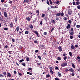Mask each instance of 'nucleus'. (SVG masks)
Here are the masks:
<instances>
[{
	"label": "nucleus",
	"mask_w": 80,
	"mask_h": 80,
	"mask_svg": "<svg viewBox=\"0 0 80 80\" xmlns=\"http://www.w3.org/2000/svg\"><path fill=\"white\" fill-rule=\"evenodd\" d=\"M26 19H27V20H28V21H30V18H29V17L27 18H26Z\"/></svg>",
	"instance_id": "30"
},
{
	"label": "nucleus",
	"mask_w": 80,
	"mask_h": 80,
	"mask_svg": "<svg viewBox=\"0 0 80 80\" xmlns=\"http://www.w3.org/2000/svg\"><path fill=\"white\" fill-rule=\"evenodd\" d=\"M26 60H27V62H28V61H29V58H26Z\"/></svg>",
	"instance_id": "44"
},
{
	"label": "nucleus",
	"mask_w": 80,
	"mask_h": 80,
	"mask_svg": "<svg viewBox=\"0 0 80 80\" xmlns=\"http://www.w3.org/2000/svg\"><path fill=\"white\" fill-rule=\"evenodd\" d=\"M4 30H8V28H4Z\"/></svg>",
	"instance_id": "63"
},
{
	"label": "nucleus",
	"mask_w": 80,
	"mask_h": 80,
	"mask_svg": "<svg viewBox=\"0 0 80 80\" xmlns=\"http://www.w3.org/2000/svg\"><path fill=\"white\" fill-rule=\"evenodd\" d=\"M64 15V14L63 12H62L61 14V17H63V15Z\"/></svg>",
	"instance_id": "41"
},
{
	"label": "nucleus",
	"mask_w": 80,
	"mask_h": 80,
	"mask_svg": "<svg viewBox=\"0 0 80 80\" xmlns=\"http://www.w3.org/2000/svg\"><path fill=\"white\" fill-rule=\"evenodd\" d=\"M4 15L6 18H7V12H4Z\"/></svg>",
	"instance_id": "4"
},
{
	"label": "nucleus",
	"mask_w": 80,
	"mask_h": 80,
	"mask_svg": "<svg viewBox=\"0 0 80 80\" xmlns=\"http://www.w3.org/2000/svg\"><path fill=\"white\" fill-rule=\"evenodd\" d=\"M23 61H24L23 59H22L21 60H20L19 62L20 63H22V62H23Z\"/></svg>",
	"instance_id": "26"
},
{
	"label": "nucleus",
	"mask_w": 80,
	"mask_h": 80,
	"mask_svg": "<svg viewBox=\"0 0 80 80\" xmlns=\"http://www.w3.org/2000/svg\"><path fill=\"white\" fill-rule=\"evenodd\" d=\"M28 0H24L23 2V3H25L26 2H27Z\"/></svg>",
	"instance_id": "52"
},
{
	"label": "nucleus",
	"mask_w": 80,
	"mask_h": 80,
	"mask_svg": "<svg viewBox=\"0 0 80 80\" xmlns=\"http://www.w3.org/2000/svg\"><path fill=\"white\" fill-rule=\"evenodd\" d=\"M72 4H73V5H75V2H72Z\"/></svg>",
	"instance_id": "50"
},
{
	"label": "nucleus",
	"mask_w": 80,
	"mask_h": 80,
	"mask_svg": "<svg viewBox=\"0 0 80 80\" xmlns=\"http://www.w3.org/2000/svg\"><path fill=\"white\" fill-rule=\"evenodd\" d=\"M45 14H43L42 15V17H45Z\"/></svg>",
	"instance_id": "49"
},
{
	"label": "nucleus",
	"mask_w": 80,
	"mask_h": 80,
	"mask_svg": "<svg viewBox=\"0 0 80 80\" xmlns=\"http://www.w3.org/2000/svg\"><path fill=\"white\" fill-rule=\"evenodd\" d=\"M50 72L52 74H53V71H52V70H50Z\"/></svg>",
	"instance_id": "32"
},
{
	"label": "nucleus",
	"mask_w": 80,
	"mask_h": 80,
	"mask_svg": "<svg viewBox=\"0 0 80 80\" xmlns=\"http://www.w3.org/2000/svg\"><path fill=\"white\" fill-rule=\"evenodd\" d=\"M72 67L74 68H75V64H74V63H72Z\"/></svg>",
	"instance_id": "17"
},
{
	"label": "nucleus",
	"mask_w": 80,
	"mask_h": 80,
	"mask_svg": "<svg viewBox=\"0 0 80 80\" xmlns=\"http://www.w3.org/2000/svg\"><path fill=\"white\" fill-rule=\"evenodd\" d=\"M68 14H69V15H71V12H70V10H68Z\"/></svg>",
	"instance_id": "23"
},
{
	"label": "nucleus",
	"mask_w": 80,
	"mask_h": 80,
	"mask_svg": "<svg viewBox=\"0 0 80 80\" xmlns=\"http://www.w3.org/2000/svg\"><path fill=\"white\" fill-rule=\"evenodd\" d=\"M58 77H62V74H61V73L60 72H58Z\"/></svg>",
	"instance_id": "12"
},
{
	"label": "nucleus",
	"mask_w": 80,
	"mask_h": 80,
	"mask_svg": "<svg viewBox=\"0 0 80 80\" xmlns=\"http://www.w3.org/2000/svg\"><path fill=\"white\" fill-rule=\"evenodd\" d=\"M69 71L71 72L72 73H74L75 72V71H74V70L72 68H70L69 69Z\"/></svg>",
	"instance_id": "2"
},
{
	"label": "nucleus",
	"mask_w": 80,
	"mask_h": 80,
	"mask_svg": "<svg viewBox=\"0 0 80 80\" xmlns=\"http://www.w3.org/2000/svg\"><path fill=\"white\" fill-rule=\"evenodd\" d=\"M13 8L14 10H15V9H16V8H16V6H13Z\"/></svg>",
	"instance_id": "43"
},
{
	"label": "nucleus",
	"mask_w": 80,
	"mask_h": 80,
	"mask_svg": "<svg viewBox=\"0 0 80 80\" xmlns=\"http://www.w3.org/2000/svg\"><path fill=\"white\" fill-rule=\"evenodd\" d=\"M58 49L59 52H62V48L61 46H59L58 47Z\"/></svg>",
	"instance_id": "3"
},
{
	"label": "nucleus",
	"mask_w": 80,
	"mask_h": 80,
	"mask_svg": "<svg viewBox=\"0 0 80 80\" xmlns=\"http://www.w3.org/2000/svg\"><path fill=\"white\" fill-rule=\"evenodd\" d=\"M3 75H7V72H3Z\"/></svg>",
	"instance_id": "29"
},
{
	"label": "nucleus",
	"mask_w": 80,
	"mask_h": 80,
	"mask_svg": "<svg viewBox=\"0 0 80 80\" xmlns=\"http://www.w3.org/2000/svg\"><path fill=\"white\" fill-rule=\"evenodd\" d=\"M69 54L70 56V57H72V52H69Z\"/></svg>",
	"instance_id": "15"
},
{
	"label": "nucleus",
	"mask_w": 80,
	"mask_h": 80,
	"mask_svg": "<svg viewBox=\"0 0 80 80\" xmlns=\"http://www.w3.org/2000/svg\"><path fill=\"white\" fill-rule=\"evenodd\" d=\"M63 19L64 20H67V18L66 17H64L63 18Z\"/></svg>",
	"instance_id": "39"
},
{
	"label": "nucleus",
	"mask_w": 80,
	"mask_h": 80,
	"mask_svg": "<svg viewBox=\"0 0 80 80\" xmlns=\"http://www.w3.org/2000/svg\"><path fill=\"white\" fill-rule=\"evenodd\" d=\"M70 39H72V38H73V36H72L71 35H70Z\"/></svg>",
	"instance_id": "34"
},
{
	"label": "nucleus",
	"mask_w": 80,
	"mask_h": 80,
	"mask_svg": "<svg viewBox=\"0 0 80 80\" xmlns=\"http://www.w3.org/2000/svg\"><path fill=\"white\" fill-rule=\"evenodd\" d=\"M43 55H44L45 56L47 55V54L46 53L44 52L43 53Z\"/></svg>",
	"instance_id": "36"
},
{
	"label": "nucleus",
	"mask_w": 80,
	"mask_h": 80,
	"mask_svg": "<svg viewBox=\"0 0 80 80\" xmlns=\"http://www.w3.org/2000/svg\"><path fill=\"white\" fill-rule=\"evenodd\" d=\"M4 6L5 7H7V6H8V4H7V3H6V4H4Z\"/></svg>",
	"instance_id": "20"
},
{
	"label": "nucleus",
	"mask_w": 80,
	"mask_h": 80,
	"mask_svg": "<svg viewBox=\"0 0 80 80\" xmlns=\"http://www.w3.org/2000/svg\"><path fill=\"white\" fill-rule=\"evenodd\" d=\"M38 65H41V63H37Z\"/></svg>",
	"instance_id": "61"
},
{
	"label": "nucleus",
	"mask_w": 80,
	"mask_h": 80,
	"mask_svg": "<svg viewBox=\"0 0 80 80\" xmlns=\"http://www.w3.org/2000/svg\"><path fill=\"white\" fill-rule=\"evenodd\" d=\"M56 16H60L61 15V13L59 12L56 15Z\"/></svg>",
	"instance_id": "10"
},
{
	"label": "nucleus",
	"mask_w": 80,
	"mask_h": 80,
	"mask_svg": "<svg viewBox=\"0 0 80 80\" xmlns=\"http://www.w3.org/2000/svg\"><path fill=\"white\" fill-rule=\"evenodd\" d=\"M71 32H73V28H71Z\"/></svg>",
	"instance_id": "64"
},
{
	"label": "nucleus",
	"mask_w": 80,
	"mask_h": 80,
	"mask_svg": "<svg viewBox=\"0 0 80 80\" xmlns=\"http://www.w3.org/2000/svg\"><path fill=\"white\" fill-rule=\"evenodd\" d=\"M33 32H34V33H35L36 34H37L38 33V32H37V31H33Z\"/></svg>",
	"instance_id": "25"
},
{
	"label": "nucleus",
	"mask_w": 80,
	"mask_h": 80,
	"mask_svg": "<svg viewBox=\"0 0 80 80\" xmlns=\"http://www.w3.org/2000/svg\"><path fill=\"white\" fill-rule=\"evenodd\" d=\"M8 75L9 77H11V76H12V75L10 73H8Z\"/></svg>",
	"instance_id": "21"
},
{
	"label": "nucleus",
	"mask_w": 80,
	"mask_h": 80,
	"mask_svg": "<svg viewBox=\"0 0 80 80\" xmlns=\"http://www.w3.org/2000/svg\"><path fill=\"white\" fill-rule=\"evenodd\" d=\"M68 22L70 23H72V21L69 20L68 21Z\"/></svg>",
	"instance_id": "58"
},
{
	"label": "nucleus",
	"mask_w": 80,
	"mask_h": 80,
	"mask_svg": "<svg viewBox=\"0 0 80 80\" xmlns=\"http://www.w3.org/2000/svg\"><path fill=\"white\" fill-rule=\"evenodd\" d=\"M45 46V45H42L41 44L40 45V47H44Z\"/></svg>",
	"instance_id": "35"
},
{
	"label": "nucleus",
	"mask_w": 80,
	"mask_h": 80,
	"mask_svg": "<svg viewBox=\"0 0 80 80\" xmlns=\"http://www.w3.org/2000/svg\"><path fill=\"white\" fill-rule=\"evenodd\" d=\"M9 3H10V4H12V3H13V2L12 1H11L9 2Z\"/></svg>",
	"instance_id": "53"
},
{
	"label": "nucleus",
	"mask_w": 80,
	"mask_h": 80,
	"mask_svg": "<svg viewBox=\"0 0 80 80\" xmlns=\"http://www.w3.org/2000/svg\"><path fill=\"white\" fill-rule=\"evenodd\" d=\"M79 4H80V2H77L76 3L75 5H78Z\"/></svg>",
	"instance_id": "9"
},
{
	"label": "nucleus",
	"mask_w": 80,
	"mask_h": 80,
	"mask_svg": "<svg viewBox=\"0 0 80 80\" xmlns=\"http://www.w3.org/2000/svg\"><path fill=\"white\" fill-rule=\"evenodd\" d=\"M67 63L65 62H63L62 63L61 65V67H65V66H67Z\"/></svg>",
	"instance_id": "1"
},
{
	"label": "nucleus",
	"mask_w": 80,
	"mask_h": 80,
	"mask_svg": "<svg viewBox=\"0 0 80 80\" xmlns=\"http://www.w3.org/2000/svg\"><path fill=\"white\" fill-rule=\"evenodd\" d=\"M71 26H70V24H68V26L66 27V28L67 29H68L70 28Z\"/></svg>",
	"instance_id": "5"
},
{
	"label": "nucleus",
	"mask_w": 80,
	"mask_h": 80,
	"mask_svg": "<svg viewBox=\"0 0 80 80\" xmlns=\"http://www.w3.org/2000/svg\"><path fill=\"white\" fill-rule=\"evenodd\" d=\"M0 77H1V78H3V77H4V75L0 74Z\"/></svg>",
	"instance_id": "22"
},
{
	"label": "nucleus",
	"mask_w": 80,
	"mask_h": 80,
	"mask_svg": "<svg viewBox=\"0 0 80 80\" xmlns=\"http://www.w3.org/2000/svg\"><path fill=\"white\" fill-rule=\"evenodd\" d=\"M22 65L23 66H25V65H26L25 63H22Z\"/></svg>",
	"instance_id": "42"
},
{
	"label": "nucleus",
	"mask_w": 80,
	"mask_h": 80,
	"mask_svg": "<svg viewBox=\"0 0 80 80\" xmlns=\"http://www.w3.org/2000/svg\"><path fill=\"white\" fill-rule=\"evenodd\" d=\"M10 27H11V28H12L13 27V23H11L10 24Z\"/></svg>",
	"instance_id": "16"
},
{
	"label": "nucleus",
	"mask_w": 80,
	"mask_h": 80,
	"mask_svg": "<svg viewBox=\"0 0 80 80\" xmlns=\"http://www.w3.org/2000/svg\"><path fill=\"white\" fill-rule=\"evenodd\" d=\"M18 75H19L20 76H22V73H18Z\"/></svg>",
	"instance_id": "57"
},
{
	"label": "nucleus",
	"mask_w": 80,
	"mask_h": 80,
	"mask_svg": "<svg viewBox=\"0 0 80 80\" xmlns=\"http://www.w3.org/2000/svg\"><path fill=\"white\" fill-rule=\"evenodd\" d=\"M70 33V35H73V34H74V33L73 32H69Z\"/></svg>",
	"instance_id": "14"
},
{
	"label": "nucleus",
	"mask_w": 80,
	"mask_h": 80,
	"mask_svg": "<svg viewBox=\"0 0 80 80\" xmlns=\"http://www.w3.org/2000/svg\"><path fill=\"white\" fill-rule=\"evenodd\" d=\"M50 70H52L53 69V68L52 67H50L49 68Z\"/></svg>",
	"instance_id": "45"
},
{
	"label": "nucleus",
	"mask_w": 80,
	"mask_h": 80,
	"mask_svg": "<svg viewBox=\"0 0 80 80\" xmlns=\"http://www.w3.org/2000/svg\"><path fill=\"white\" fill-rule=\"evenodd\" d=\"M51 23H55V21L53 19L51 20Z\"/></svg>",
	"instance_id": "11"
},
{
	"label": "nucleus",
	"mask_w": 80,
	"mask_h": 80,
	"mask_svg": "<svg viewBox=\"0 0 80 80\" xmlns=\"http://www.w3.org/2000/svg\"><path fill=\"white\" fill-rule=\"evenodd\" d=\"M77 58L78 59V62H80V57H79V56H78Z\"/></svg>",
	"instance_id": "19"
},
{
	"label": "nucleus",
	"mask_w": 80,
	"mask_h": 80,
	"mask_svg": "<svg viewBox=\"0 0 80 80\" xmlns=\"http://www.w3.org/2000/svg\"><path fill=\"white\" fill-rule=\"evenodd\" d=\"M9 53H10V54H12V51H8Z\"/></svg>",
	"instance_id": "40"
},
{
	"label": "nucleus",
	"mask_w": 80,
	"mask_h": 80,
	"mask_svg": "<svg viewBox=\"0 0 80 80\" xmlns=\"http://www.w3.org/2000/svg\"><path fill=\"white\" fill-rule=\"evenodd\" d=\"M77 28H80V25H77L76 26Z\"/></svg>",
	"instance_id": "46"
},
{
	"label": "nucleus",
	"mask_w": 80,
	"mask_h": 80,
	"mask_svg": "<svg viewBox=\"0 0 80 80\" xmlns=\"http://www.w3.org/2000/svg\"><path fill=\"white\" fill-rule=\"evenodd\" d=\"M0 20L1 22H3V18L2 17H1Z\"/></svg>",
	"instance_id": "13"
},
{
	"label": "nucleus",
	"mask_w": 80,
	"mask_h": 80,
	"mask_svg": "<svg viewBox=\"0 0 80 80\" xmlns=\"http://www.w3.org/2000/svg\"><path fill=\"white\" fill-rule=\"evenodd\" d=\"M46 77L48 78H49V77H50V75L48 74L47 75H46Z\"/></svg>",
	"instance_id": "47"
},
{
	"label": "nucleus",
	"mask_w": 80,
	"mask_h": 80,
	"mask_svg": "<svg viewBox=\"0 0 80 80\" xmlns=\"http://www.w3.org/2000/svg\"><path fill=\"white\" fill-rule=\"evenodd\" d=\"M34 43H38V41H37L36 40L34 41Z\"/></svg>",
	"instance_id": "56"
},
{
	"label": "nucleus",
	"mask_w": 80,
	"mask_h": 80,
	"mask_svg": "<svg viewBox=\"0 0 80 80\" xmlns=\"http://www.w3.org/2000/svg\"><path fill=\"white\" fill-rule=\"evenodd\" d=\"M67 58V56H64L63 57V59L64 60H66Z\"/></svg>",
	"instance_id": "27"
},
{
	"label": "nucleus",
	"mask_w": 80,
	"mask_h": 80,
	"mask_svg": "<svg viewBox=\"0 0 80 80\" xmlns=\"http://www.w3.org/2000/svg\"><path fill=\"white\" fill-rule=\"evenodd\" d=\"M14 74H17V72L15 71H14Z\"/></svg>",
	"instance_id": "62"
},
{
	"label": "nucleus",
	"mask_w": 80,
	"mask_h": 80,
	"mask_svg": "<svg viewBox=\"0 0 80 80\" xmlns=\"http://www.w3.org/2000/svg\"><path fill=\"white\" fill-rule=\"evenodd\" d=\"M65 72H67L68 71L69 72V70L67 69H66V70H65Z\"/></svg>",
	"instance_id": "55"
},
{
	"label": "nucleus",
	"mask_w": 80,
	"mask_h": 80,
	"mask_svg": "<svg viewBox=\"0 0 80 80\" xmlns=\"http://www.w3.org/2000/svg\"><path fill=\"white\" fill-rule=\"evenodd\" d=\"M20 29V27L18 26L16 28V30L17 31H19Z\"/></svg>",
	"instance_id": "8"
},
{
	"label": "nucleus",
	"mask_w": 80,
	"mask_h": 80,
	"mask_svg": "<svg viewBox=\"0 0 80 80\" xmlns=\"http://www.w3.org/2000/svg\"><path fill=\"white\" fill-rule=\"evenodd\" d=\"M12 41L13 42H15V40H14V39L12 38Z\"/></svg>",
	"instance_id": "59"
},
{
	"label": "nucleus",
	"mask_w": 80,
	"mask_h": 80,
	"mask_svg": "<svg viewBox=\"0 0 80 80\" xmlns=\"http://www.w3.org/2000/svg\"><path fill=\"white\" fill-rule=\"evenodd\" d=\"M38 52V50H36L35 51V53H37Z\"/></svg>",
	"instance_id": "51"
},
{
	"label": "nucleus",
	"mask_w": 80,
	"mask_h": 80,
	"mask_svg": "<svg viewBox=\"0 0 80 80\" xmlns=\"http://www.w3.org/2000/svg\"><path fill=\"white\" fill-rule=\"evenodd\" d=\"M71 49H72V50H74L75 49V46L73 45H72L71 46Z\"/></svg>",
	"instance_id": "6"
},
{
	"label": "nucleus",
	"mask_w": 80,
	"mask_h": 80,
	"mask_svg": "<svg viewBox=\"0 0 80 80\" xmlns=\"http://www.w3.org/2000/svg\"><path fill=\"white\" fill-rule=\"evenodd\" d=\"M43 34L44 35H47V32H44L43 33Z\"/></svg>",
	"instance_id": "33"
},
{
	"label": "nucleus",
	"mask_w": 80,
	"mask_h": 80,
	"mask_svg": "<svg viewBox=\"0 0 80 80\" xmlns=\"http://www.w3.org/2000/svg\"><path fill=\"white\" fill-rule=\"evenodd\" d=\"M54 3H56V4H58V3H59V1H57Z\"/></svg>",
	"instance_id": "54"
},
{
	"label": "nucleus",
	"mask_w": 80,
	"mask_h": 80,
	"mask_svg": "<svg viewBox=\"0 0 80 80\" xmlns=\"http://www.w3.org/2000/svg\"><path fill=\"white\" fill-rule=\"evenodd\" d=\"M29 27V28H31L32 29L33 28V25L32 24H30Z\"/></svg>",
	"instance_id": "7"
},
{
	"label": "nucleus",
	"mask_w": 80,
	"mask_h": 80,
	"mask_svg": "<svg viewBox=\"0 0 80 80\" xmlns=\"http://www.w3.org/2000/svg\"><path fill=\"white\" fill-rule=\"evenodd\" d=\"M42 20L41 21V22H40V25H42L43 24V23H42Z\"/></svg>",
	"instance_id": "60"
},
{
	"label": "nucleus",
	"mask_w": 80,
	"mask_h": 80,
	"mask_svg": "<svg viewBox=\"0 0 80 80\" xmlns=\"http://www.w3.org/2000/svg\"><path fill=\"white\" fill-rule=\"evenodd\" d=\"M48 19V18H47V17H45L44 18V20H46V21H47V20Z\"/></svg>",
	"instance_id": "31"
},
{
	"label": "nucleus",
	"mask_w": 80,
	"mask_h": 80,
	"mask_svg": "<svg viewBox=\"0 0 80 80\" xmlns=\"http://www.w3.org/2000/svg\"><path fill=\"white\" fill-rule=\"evenodd\" d=\"M38 58H39V60H42V58L39 56H38Z\"/></svg>",
	"instance_id": "28"
},
{
	"label": "nucleus",
	"mask_w": 80,
	"mask_h": 80,
	"mask_svg": "<svg viewBox=\"0 0 80 80\" xmlns=\"http://www.w3.org/2000/svg\"><path fill=\"white\" fill-rule=\"evenodd\" d=\"M36 13H39V10H37Z\"/></svg>",
	"instance_id": "48"
},
{
	"label": "nucleus",
	"mask_w": 80,
	"mask_h": 80,
	"mask_svg": "<svg viewBox=\"0 0 80 80\" xmlns=\"http://www.w3.org/2000/svg\"><path fill=\"white\" fill-rule=\"evenodd\" d=\"M29 33V32L28 31H26L25 32V34H26V35L28 34Z\"/></svg>",
	"instance_id": "18"
},
{
	"label": "nucleus",
	"mask_w": 80,
	"mask_h": 80,
	"mask_svg": "<svg viewBox=\"0 0 80 80\" xmlns=\"http://www.w3.org/2000/svg\"><path fill=\"white\" fill-rule=\"evenodd\" d=\"M58 60H61V58H60V57H58Z\"/></svg>",
	"instance_id": "38"
},
{
	"label": "nucleus",
	"mask_w": 80,
	"mask_h": 80,
	"mask_svg": "<svg viewBox=\"0 0 80 80\" xmlns=\"http://www.w3.org/2000/svg\"><path fill=\"white\" fill-rule=\"evenodd\" d=\"M47 4H48V5H50V3H49V2H48V0H47Z\"/></svg>",
	"instance_id": "37"
},
{
	"label": "nucleus",
	"mask_w": 80,
	"mask_h": 80,
	"mask_svg": "<svg viewBox=\"0 0 80 80\" xmlns=\"http://www.w3.org/2000/svg\"><path fill=\"white\" fill-rule=\"evenodd\" d=\"M18 19V18L17 17H16L15 19H14V20L16 22H17V19Z\"/></svg>",
	"instance_id": "24"
}]
</instances>
